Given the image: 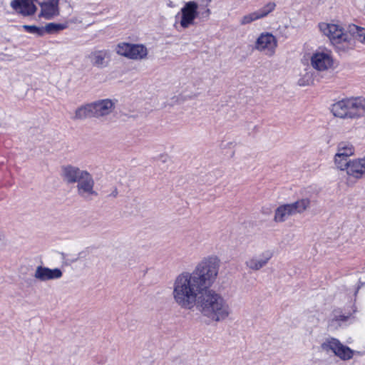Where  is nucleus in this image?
I'll return each instance as SVG.
<instances>
[{"mask_svg":"<svg viewBox=\"0 0 365 365\" xmlns=\"http://www.w3.org/2000/svg\"><path fill=\"white\" fill-rule=\"evenodd\" d=\"M195 305L200 314L210 322L225 321L232 313L227 301L212 289L203 291Z\"/></svg>","mask_w":365,"mask_h":365,"instance_id":"f257e3e1","label":"nucleus"},{"mask_svg":"<svg viewBox=\"0 0 365 365\" xmlns=\"http://www.w3.org/2000/svg\"><path fill=\"white\" fill-rule=\"evenodd\" d=\"M173 289L174 301L178 306L185 309H192L203 292L189 272H183L175 277Z\"/></svg>","mask_w":365,"mask_h":365,"instance_id":"f03ea898","label":"nucleus"},{"mask_svg":"<svg viewBox=\"0 0 365 365\" xmlns=\"http://www.w3.org/2000/svg\"><path fill=\"white\" fill-rule=\"evenodd\" d=\"M220 260L215 255L202 258L190 274L203 291L210 288L215 282L218 275Z\"/></svg>","mask_w":365,"mask_h":365,"instance_id":"7ed1b4c3","label":"nucleus"},{"mask_svg":"<svg viewBox=\"0 0 365 365\" xmlns=\"http://www.w3.org/2000/svg\"><path fill=\"white\" fill-rule=\"evenodd\" d=\"M331 111L336 117L343 119H355L365 114V98H344L334 103Z\"/></svg>","mask_w":365,"mask_h":365,"instance_id":"20e7f679","label":"nucleus"},{"mask_svg":"<svg viewBox=\"0 0 365 365\" xmlns=\"http://www.w3.org/2000/svg\"><path fill=\"white\" fill-rule=\"evenodd\" d=\"M319 27L320 31L329 38L331 43L337 48L349 49L354 47L350 25L345 29L339 24L323 22L319 24Z\"/></svg>","mask_w":365,"mask_h":365,"instance_id":"39448f33","label":"nucleus"},{"mask_svg":"<svg viewBox=\"0 0 365 365\" xmlns=\"http://www.w3.org/2000/svg\"><path fill=\"white\" fill-rule=\"evenodd\" d=\"M309 206V198H302L292 203L280 205L275 210L274 220L277 222H283L292 215L302 213Z\"/></svg>","mask_w":365,"mask_h":365,"instance_id":"423d86ee","label":"nucleus"},{"mask_svg":"<svg viewBox=\"0 0 365 365\" xmlns=\"http://www.w3.org/2000/svg\"><path fill=\"white\" fill-rule=\"evenodd\" d=\"M325 351H331L336 356L342 360H349L353 357L354 351L343 345L337 339H327L321 345Z\"/></svg>","mask_w":365,"mask_h":365,"instance_id":"0eeeda50","label":"nucleus"},{"mask_svg":"<svg viewBox=\"0 0 365 365\" xmlns=\"http://www.w3.org/2000/svg\"><path fill=\"white\" fill-rule=\"evenodd\" d=\"M116 52L130 59L140 60L148 55L147 48L142 44L120 43L117 46Z\"/></svg>","mask_w":365,"mask_h":365,"instance_id":"6e6552de","label":"nucleus"},{"mask_svg":"<svg viewBox=\"0 0 365 365\" xmlns=\"http://www.w3.org/2000/svg\"><path fill=\"white\" fill-rule=\"evenodd\" d=\"M277 46V41L275 36L269 33L262 34L255 43V48L268 56L274 54Z\"/></svg>","mask_w":365,"mask_h":365,"instance_id":"1a4fd4ad","label":"nucleus"},{"mask_svg":"<svg viewBox=\"0 0 365 365\" xmlns=\"http://www.w3.org/2000/svg\"><path fill=\"white\" fill-rule=\"evenodd\" d=\"M197 9L198 4L194 1L185 3L184 6L181 9V19L180 24L183 29H187L190 26L194 25L195 20L199 15Z\"/></svg>","mask_w":365,"mask_h":365,"instance_id":"9d476101","label":"nucleus"},{"mask_svg":"<svg viewBox=\"0 0 365 365\" xmlns=\"http://www.w3.org/2000/svg\"><path fill=\"white\" fill-rule=\"evenodd\" d=\"M95 182L90 174L77 183L78 195L85 201L89 202L96 197L98 194L94 190Z\"/></svg>","mask_w":365,"mask_h":365,"instance_id":"9b49d317","label":"nucleus"},{"mask_svg":"<svg viewBox=\"0 0 365 365\" xmlns=\"http://www.w3.org/2000/svg\"><path fill=\"white\" fill-rule=\"evenodd\" d=\"M273 255L274 252L272 250H266L260 254L249 257L245 264L249 269L254 272L259 271L267 266Z\"/></svg>","mask_w":365,"mask_h":365,"instance_id":"f8f14e48","label":"nucleus"},{"mask_svg":"<svg viewBox=\"0 0 365 365\" xmlns=\"http://www.w3.org/2000/svg\"><path fill=\"white\" fill-rule=\"evenodd\" d=\"M94 118H101L110 115L115 108V102L110 99L98 100L93 103Z\"/></svg>","mask_w":365,"mask_h":365,"instance_id":"ddd939ff","label":"nucleus"},{"mask_svg":"<svg viewBox=\"0 0 365 365\" xmlns=\"http://www.w3.org/2000/svg\"><path fill=\"white\" fill-rule=\"evenodd\" d=\"M313 68L317 71H325L329 68L333 63L332 58L329 52H316L311 58Z\"/></svg>","mask_w":365,"mask_h":365,"instance_id":"4468645a","label":"nucleus"},{"mask_svg":"<svg viewBox=\"0 0 365 365\" xmlns=\"http://www.w3.org/2000/svg\"><path fill=\"white\" fill-rule=\"evenodd\" d=\"M62 274L61 270L58 268L50 269L43 266H38L34 276L36 279L45 282L59 279L62 277Z\"/></svg>","mask_w":365,"mask_h":365,"instance_id":"2eb2a0df","label":"nucleus"},{"mask_svg":"<svg viewBox=\"0 0 365 365\" xmlns=\"http://www.w3.org/2000/svg\"><path fill=\"white\" fill-rule=\"evenodd\" d=\"M36 0H13L11 2L12 9L23 16H31L36 11L34 1Z\"/></svg>","mask_w":365,"mask_h":365,"instance_id":"dca6fc26","label":"nucleus"},{"mask_svg":"<svg viewBox=\"0 0 365 365\" xmlns=\"http://www.w3.org/2000/svg\"><path fill=\"white\" fill-rule=\"evenodd\" d=\"M88 58L92 66L98 68H103L108 65L110 55L106 50H96L92 51Z\"/></svg>","mask_w":365,"mask_h":365,"instance_id":"f3484780","label":"nucleus"},{"mask_svg":"<svg viewBox=\"0 0 365 365\" xmlns=\"http://www.w3.org/2000/svg\"><path fill=\"white\" fill-rule=\"evenodd\" d=\"M347 175L356 179L365 177V157L349 163Z\"/></svg>","mask_w":365,"mask_h":365,"instance_id":"a211bd4d","label":"nucleus"},{"mask_svg":"<svg viewBox=\"0 0 365 365\" xmlns=\"http://www.w3.org/2000/svg\"><path fill=\"white\" fill-rule=\"evenodd\" d=\"M58 0H48L41 4V15L47 19H51L58 14Z\"/></svg>","mask_w":365,"mask_h":365,"instance_id":"6ab92c4d","label":"nucleus"},{"mask_svg":"<svg viewBox=\"0 0 365 365\" xmlns=\"http://www.w3.org/2000/svg\"><path fill=\"white\" fill-rule=\"evenodd\" d=\"M75 118L85 119L87 118H94L93 104L89 103L78 108L75 113Z\"/></svg>","mask_w":365,"mask_h":365,"instance_id":"aec40b11","label":"nucleus"},{"mask_svg":"<svg viewBox=\"0 0 365 365\" xmlns=\"http://www.w3.org/2000/svg\"><path fill=\"white\" fill-rule=\"evenodd\" d=\"M75 118L85 119L87 118H94L93 104L89 103L78 108L75 113Z\"/></svg>","mask_w":365,"mask_h":365,"instance_id":"412c9836","label":"nucleus"},{"mask_svg":"<svg viewBox=\"0 0 365 365\" xmlns=\"http://www.w3.org/2000/svg\"><path fill=\"white\" fill-rule=\"evenodd\" d=\"M336 154L342 155V157L349 158L354 154V147L349 142H340L337 145V152Z\"/></svg>","mask_w":365,"mask_h":365,"instance_id":"4be33fe9","label":"nucleus"},{"mask_svg":"<svg viewBox=\"0 0 365 365\" xmlns=\"http://www.w3.org/2000/svg\"><path fill=\"white\" fill-rule=\"evenodd\" d=\"M90 173L86 170H83L76 167L70 166V182H78L83 180Z\"/></svg>","mask_w":365,"mask_h":365,"instance_id":"5701e85b","label":"nucleus"},{"mask_svg":"<svg viewBox=\"0 0 365 365\" xmlns=\"http://www.w3.org/2000/svg\"><path fill=\"white\" fill-rule=\"evenodd\" d=\"M350 32L351 34L352 41L354 43V39H357L362 43L365 44V29L357 26L354 24L350 25Z\"/></svg>","mask_w":365,"mask_h":365,"instance_id":"b1692460","label":"nucleus"},{"mask_svg":"<svg viewBox=\"0 0 365 365\" xmlns=\"http://www.w3.org/2000/svg\"><path fill=\"white\" fill-rule=\"evenodd\" d=\"M352 160H349V158L344 157L340 155L335 154L334 156V163L338 169L340 170H346L348 171V168L349 166V163Z\"/></svg>","mask_w":365,"mask_h":365,"instance_id":"393cba45","label":"nucleus"},{"mask_svg":"<svg viewBox=\"0 0 365 365\" xmlns=\"http://www.w3.org/2000/svg\"><path fill=\"white\" fill-rule=\"evenodd\" d=\"M66 28V26L61 24L49 23L45 26H42L43 36L45 34H56Z\"/></svg>","mask_w":365,"mask_h":365,"instance_id":"a878e982","label":"nucleus"},{"mask_svg":"<svg viewBox=\"0 0 365 365\" xmlns=\"http://www.w3.org/2000/svg\"><path fill=\"white\" fill-rule=\"evenodd\" d=\"M276 7V4L274 2H268L266 5H264L262 8L256 11L259 19L264 18L267 16L269 13L274 10Z\"/></svg>","mask_w":365,"mask_h":365,"instance_id":"bb28decb","label":"nucleus"},{"mask_svg":"<svg viewBox=\"0 0 365 365\" xmlns=\"http://www.w3.org/2000/svg\"><path fill=\"white\" fill-rule=\"evenodd\" d=\"M259 19V17L256 11L245 15L240 19V24L242 25H246L252 23V21Z\"/></svg>","mask_w":365,"mask_h":365,"instance_id":"cd10ccee","label":"nucleus"},{"mask_svg":"<svg viewBox=\"0 0 365 365\" xmlns=\"http://www.w3.org/2000/svg\"><path fill=\"white\" fill-rule=\"evenodd\" d=\"M22 27H23V29L26 31H27V32H29L30 34H36L38 36H43V29H42V26L41 27H38V26H31V25H24Z\"/></svg>","mask_w":365,"mask_h":365,"instance_id":"c85d7f7f","label":"nucleus"},{"mask_svg":"<svg viewBox=\"0 0 365 365\" xmlns=\"http://www.w3.org/2000/svg\"><path fill=\"white\" fill-rule=\"evenodd\" d=\"M312 83V74L307 71L303 77L299 79V86H307Z\"/></svg>","mask_w":365,"mask_h":365,"instance_id":"c756f323","label":"nucleus"},{"mask_svg":"<svg viewBox=\"0 0 365 365\" xmlns=\"http://www.w3.org/2000/svg\"><path fill=\"white\" fill-rule=\"evenodd\" d=\"M210 14H211L210 9H206L205 11L202 13L201 15H202V18H205L206 19H207L209 18Z\"/></svg>","mask_w":365,"mask_h":365,"instance_id":"7c9ffc66","label":"nucleus"},{"mask_svg":"<svg viewBox=\"0 0 365 365\" xmlns=\"http://www.w3.org/2000/svg\"><path fill=\"white\" fill-rule=\"evenodd\" d=\"M335 320L336 321H342V322H344L347 319V317L346 316H344V315H339V316H336L335 317Z\"/></svg>","mask_w":365,"mask_h":365,"instance_id":"2f4dec72","label":"nucleus"},{"mask_svg":"<svg viewBox=\"0 0 365 365\" xmlns=\"http://www.w3.org/2000/svg\"><path fill=\"white\" fill-rule=\"evenodd\" d=\"M73 23V24H80L82 22L81 20H79L78 19L76 18V19H73L71 21H70V23Z\"/></svg>","mask_w":365,"mask_h":365,"instance_id":"473e14b6","label":"nucleus"},{"mask_svg":"<svg viewBox=\"0 0 365 365\" xmlns=\"http://www.w3.org/2000/svg\"><path fill=\"white\" fill-rule=\"evenodd\" d=\"M118 190H117V188H115V189L113 190V191L112 192L111 195H112L113 197H115L118 195Z\"/></svg>","mask_w":365,"mask_h":365,"instance_id":"72a5a7b5","label":"nucleus"},{"mask_svg":"<svg viewBox=\"0 0 365 365\" xmlns=\"http://www.w3.org/2000/svg\"><path fill=\"white\" fill-rule=\"evenodd\" d=\"M64 175L66 178L68 176V172L66 170V169L64 170Z\"/></svg>","mask_w":365,"mask_h":365,"instance_id":"f704fd0d","label":"nucleus"}]
</instances>
